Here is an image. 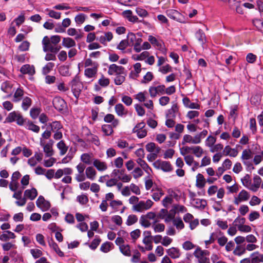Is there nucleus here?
Here are the masks:
<instances>
[{
  "label": "nucleus",
  "instance_id": "obj_1",
  "mask_svg": "<svg viewBox=\"0 0 263 263\" xmlns=\"http://www.w3.org/2000/svg\"><path fill=\"white\" fill-rule=\"evenodd\" d=\"M208 130L203 129L202 132L192 136L189 134H185L183 136L182 140V144L185 145L187 143L191 144H200L202 140L204 139L208 135Z\"/></svg>",
  "mask_w": 263,
  "mask_h": 263
},
{
  "label": "nucleus",
  "instance_id": "obj_2",
  "mask_svg": "<svg viewBox=\"0 0 263 263\" xmlns=\"http://www.w3.org/2000/svg\"><path fill=\"white\" fill-rule=\"evenodd\" d=\"M134 98L140 102H144V106L147 109L153 110L154 109V104L152 100H147L148 97L146 91L140 92L135 95Z\"/></svg>",
  "mask_w": 263,
  "mask_h": 263
},
{
  "label": "nucleus",
  "instance_id": "obj_3",
  "mask_svg": "<svg viewBox=\"0 0 263 263\" xmlns=\"http://www.w3.org/2000/svg\"><path fill=\"white\" fill-rule=\"evenodd\" d=\"M153 204V201L151 199H147L146 201L140 200L137 204L133 205V210L138 212H143L150 209Z\"/></svg>",
  "mask_w": 263,
  "mask_h": 263
},
{
  "label": "nucleus",
  "instance_id": "obj_4",
  "mask_svg": "<svg viewBox=\"0 0 263 263\" xmlns=\"http://www.w3.org/2000/svg\"><path fill=\"white\" fill-rule=\"evenodd\" d=\"M43 51L44 52L50 51L52 53H56L61 49L60 46L53 45L50 41L49 38L46 36L42 40Z\"/></svg>",
  "mask_w": 263,
  "mask_h": 263
},
{
  "label": "nucleus",
  "instance_id": "obj_5",
  "mask_svg": "<svg viewBox=\"0 0 263 263\" xmlns=\"http://www.w3.org/2000/svg\"><path fill=\"white\" fill-rule=\"evenodd\" d=\"M191 204L197 209H203L207 204L206 201L204 199L195 198V194L193 193L190 194Z\"/></svg>",
  "mask_w": 263,
  "mask_h": 263
},
{
  "label": "nucleus",
  "instance_id": "obj_6",
  "mask_svg": "<svg viewBox=\"0 0 263 263\" xmlns=\"http://www.w3.org/2000/svg\"><path fill=\"white\" fill-rule=\"evenodd\" d=\"M194 256L197 259L199 263H210L209 252L200 249H196L194 253Z\"/></svg>",
  "mask_w": 263,
  "mask_h": 263
},
{
  "label": "nucleus",
  "instance_id": "obj_7",
  "mask_svg": "<svg viewBox=\"0 0 263 263\" xmlns=\"http://www.w3.org/2000/svg\"><path fill=\"white\" fill-rule=\"evenodd\" d=\"M148 41L157 49L160 50L162 53H165L166 49L165 48L163 42L160 40H158L155 37L152 35H149Z\"/></svg>",
  "mask_w": 263,
  "mask_h": 263
},
{
  "label": "nucleus",
  "instance_id": "obj_8",
  "mask_svg": "<svg viewBox=\"0 0 263 263\" xmlns=\"http://www.w3.org/2000/svg\"><path fill=\"white\" fill-rule=\"evenodd\" d=\"M107 73L110 76L125 74V68L121 66L112 64L108 67Z\"/></svg>",
  "mask_w": 263,
  "mask_h": 263
},
{
  "label": "nucleus",
  "instance_id": "obj_9",
  "mask_svg": "<svg viewBox=\"0 0 263 263\" xmlns=\"http://www.w3.org/2000/svg\"><path fill=\"white\" fill-rule=\"evenodd\" d=\"M154 166L157 169H161L164 172H170L173 168L171 163L168 161L158 160L153 163Z\"/></svg>",
  "mask_w": 263,
  "mask_h": 263
},
{
  "label": "nucleus",
  "instance_id": "obj_10",
  "mask_svg": "<svg viewBox=\"0 0 263 263\" xmlns=\"http://www.w3.org/2000/svg\"><path fill=\"white\" fill-rule=\"evenodd\" d=\"M250 198L249 193L246 190H241L238 195L234 197V203L236 205H238L242 202L247 201Z\"/></svg>",
  "mask_w": 263,
  "mask_h": 263
},
{
  "label": "nucleus",
  "instance_id": "obj_11",
  "mask_svg": "<svg viewBox=\"0 0 263 263\" xmlns=\"http://www.w3.org/2000/svg\"><path fill=\"white\" fill-rule=\"evenodd\" d=\"M71 90L76 98L79 97L80 92L83 87L82 84L77 79H73L71 82Z\"/></svg>",
  "mask_w": 263,
  "mask_h": 263
},
{
  "label": "nucleus",
  "instance_id": "obj_12",
  "mask_svg": "<svg viewBox=\"0 0 263 263\" xmlns=\"http://www.w3.org/2000/svg\"><path fill=\"white\" fill-rule=\"evenodd\" d=\"M36 204L43 212L48 210L50 207L49 202L46 200L42 196L39 197L36 201Z\"/></svg>",
  "mask_w": 263,
  "mask_h": 263
},
{
  "label": "nucleus",
  "instance_id": "obj_13",
  "mask_svg": "<svg viewBox=\"0 0 263 263\" xmlns=\"http://www.w3.org/2000/svg\"><path fill=\"white\" fill-rule=\"evenodd\" d=\"M167 196L171 199H175L178 201L180 200L182 194L181 192L177 189L169 188L167 189Z\"/></svg>",
  "mask_w": 263,
  "mask_h": 263
},
{
  "label": "nucleus",
  "instance_id": "obj_14",
  "mask_svg": "<svg viewBox=\"0 0 263 263\" xmlns=\"http://www.w3.org/2000/svg\"><path fill=\"white\" fill-rule=\"evenodd\" d=\"M52 142L45 143L43 140L41 139L40 145L43 148L44 153L46 157H51L53 155V151L52 149Z\"/></svg>",
  "mask_w": 263,
  "mask_h": 263
},
{
  "label": "nucleus",
  "instance_id": "obj_15",
  "mask_svg": "<svg viewBox=\"0 0 263 263\" xmlns=\"http://www.w3.org/2000/svg\"><path fill=\"white\" fill-rule=\"evenodd\" d=\"M133 69L129 73V77L132 79H136L139 76L142 70L141 64L140 63H136L133 66Z\"/></svg>",
  "mask_w": 263,
  "mask_h": 263
},
{
  "label": "nucleus",
  "instance_id": "obj_16",
  "mask_svg": "<svg viewBox=\"0 0 263 263\" xmlns=\"http://www.w3.org/2000/svg\"><path fill=\"white\" fill-rule=\"evenodd\" d=\"M166 253L168 256L174 259L179 258L182 254L180 250L177 247H172L167 249Z\"/></svg>",
  "mask_w": 263,
  "mask_h": 263
},
{
  "label": "nucleus",
  "instance_id": "obj_17",
  "mask_svg": "<svg viewBox=\"0 0 263 263\" xmlns=\"http://www.w3.org/2000/svg\"><path fill=\"white\" fill-rule=\"evenodd\" d=\"M55 108L59 111L63 110L66 107L65 101L60 97H55L53 100Z\"/></svg>",
  "mask_w": 263,
  "mask_h": 263
},
{
  "label": "nucleus",
  "instance_id": "obj_18",
  "mask_svg": "<svg viewBox=\"0 0 263 263\" xmlns=\"http://www.w3.org/2000/svg\"><path fill=\"white\" fill-rule=\"evenodd\" d=\"M20 71L24 74H28L31 76H33L35 72L34 66L29 64L23 65L20 69Z\"/></svg>",
  "mask_w": 263,
  "mask_h": 263
},
{
  "label": "nucleus",
  "instance_id": "obj_19",
  "mask_svg": "<svg viewBox=\"0 0 263 263\" xmlns=\"http://www.w3.org/2000/svg\"><path fill=\"white\" fill-rule=\"evenodd\" d=\"M104 121L106 123H111V125L114 127H117L119 124V120L115 118L114 115L111 114H108L105 116Z\"/></svg>",
  "mask_w": 263,
  "mask_h": 263
},
{
  "label": "nucleus",
  "instance_id": "obj_20",
  "mask_svg": "<svg viewBox=\"0 0 263 263\" xmlns=\"http://www.w3.org/2000/svg\"><path fill=\"white\" fill-rule=\"evenodd\" d=\"M142 242L145 245V247L138 246V248L141 251L144 252L146 251H151L153 249L152 238H143Z\"/></svg>",
  "mask_w": 263,
  "mask_h": 263
},
{
  "label": "nucleus",
  "instance_id": "obj_21",
  "mask_svg": "<svg viewBox=\"0 0 263 263\" xmlns=\"http://www.w3.org/2000/svg\"><path fill=\"white\" fill-rule=\"evenodd\" d=\"M136 162L138 165L142 168V170L147 174L148 176H151L153 171L151 168L148 166L146 162L143 160V159L138 158L136 160Z\"/></svg>",
  "mask_w": 263,
  "mask_h": 263
},
{
  "label": "nucleus",
  "instance_id": "obj_22",
  "mask_svg": "<svg viewBox=\"0 0 263 263\" xmlns=\"http://www.w3.org/2000/svg\"><path fill=\"white\" fill-rule=\"evenodd\" d=\"M37 191L34 187H32L30 189H27L25 191L24 193V196L27 199L30 200H34L37 196Z\"/></svg>",
  "mask_w": 263,
  "mask_h": 263
},
{
  "label": "nucleus",
  "instance_id": "obj_23",
  "mask_svg": "<svg viewBox=\"0 0 263 263\" xmlns=\"http://www.w3.org/2000/svg\"><path fill=\"white\" fill-rule=\"evenodd\" d=\"M115 110L116 114L119 117H125L128 114V110L121 103L115 105Z\"/></svg>",
  "mask_w": 263,
  "mask_h": 263
},
{
  "label": "nucleus",
  "instance_id": "obj_24",
  "mask_svg": "<svg viewBox=\"0 0 263 263\" xmlns=\"http://www.w3.org/2000/svg\"><path fill=\"white\" fill-rule=\"evenodd\" d=\"M113 37L112 33L111 32L104 33L103 34L97 37V40L101 44L106 45L107 42H110Z\"/></svg>",
  "mask_w": 263,
  "mask_h": 263
},
{
  "label": "nucleus",
  "instance_id": "obj_25",
  "mask_svg": "<svg viewBox=\"0 0 263 263\" xmlns=\"http://www.w3.org/2000/svg\"><path fill=\"white\" fill-rule=\"evenodd\" d=\"M93 166L97 169L98 171L103 172L107 169V165L105 162L102 161L99 159H94L93 161Z\"/></svg>",
  "mask_w": 263,
  "mask_h": 263
},
{
  "label": "nucleus",
  "instance_id": "obj_26",
  "mask_svg": "<svg viewBox=\"0 0 263 263\" xmlns=\"http://www.w3.org/2000/svg\"><path fill=\"white\" fill-rule=\"evenodd\" d=\"M261 182V178L257 175H255L253 177V183H252L251 182L249 190L252 191L253 192H256L258 190V189H259V187H260Z\"/></svg>",
  "mask_w": 263,
  "mask_h": 263
},
{
  "label": "nucleus",
  "instance_id": "obj_27",
  "mask_svg": "<svg viewBox=\"0 0 263 263\" xmlns=\"http://www.w3.org/2000/svg\"><path fill=\"white\" fill-rule=\"evenodd\" d=\"M86 177L90 180H94L96 179L97 172L92 166H88L85 170Z\"/></svg>",
  "mask_w": 263,
  "mask_h": 263
},
{
  "label": "nucleus",
  "instance_id": "obj_28",
  "mask_svg": "<svg viewBox=\"0 0 263 263\" xmlns=\"http://www.w3.org/2000/svg\"><path fill=\"white\" fill-rule=\"evenodd\" d=\"M16 235L10 231H6L0 235V240L2 241H7L9 239H15Z\"/></svg>",
  "mask_w": 263,
  "mask_h": 263
},
{
  "label": "nucleus",
  "instance_id": "obj_29",
  "mask_svg": "<svg viewBox=\"0 0 263 263\" xmlns=\"http://www.w3.org/2000/svg\"><path fill=\"white\" fill-rule=\"evenodd\" d=\"M223 152L226 156H229L232 157H236L238 154V151L236 148H233L229 145L224 147Z\"/></svg>",
  "mask_w": 263,
  "mask_h": 263
},
{
  "label": "nucleus",
  "instance_id": "obj_30",
  "mask_svg": "<svg viewBox=\"0 0 263 263\" xmlns=\"http://www.w3.org/2000/svg\"><path fill=\"white\" fill-rule=\"evenodd\" d=\"M80 30H77L76 29L73 28H70L67 30V34L69 36H74L75 39L76 40H78L81 39L83 36V34L80 33Z\"/></svg>",
  "mask_w": 263,
  "mask_h": 263
},
{
  "label": "nucleus",
  "instance_id": "obj_31",
  "mask_svg": "<svg viewBox=\"0 0 263 263\" xmlns=\"http://www.w3.org/2000/svg\"><path fill=\"white\" fill-rule=\"evenodd\" d=\"M62 45L66 48H70L75 47L76 43L72 38L64 37L62 41Z\"/></svg>",
  "mask_w": 263,
  "mask_h": 263
},
{
  "label": "nucleus",
  "instance_id": "obj_32",
  "mask_svg": "<svg viewBox=\"0 0 263 263\" xmlns=\"http://www.w3.org/2000/svg\"><path fill=\"white\" fill-rule=\"evenodd\" d=\"M13 84L10 81H5L2 84L1 90L5 93L11 94Z\"/></svg>",
  "mask_w": 263,
  "mask_h": 263
},
{
  "label": "nucleus",
  "instance_id": "obj_33",
  "mask_svg": "<svg viewBox=\"0 0 263 263\" xmlns=\"http://www.w3.org/2000/svg\"><path fill=\"white\" fill-rule=\"evenodd\" d=\"M251 257V263L263 262V254H260L258 251L252 253Z\"/></svg>",
  "mask_w": 263,
  "mask_h": 263
},
{
  "label": "nucleus",
  "instance_id": "obj_34",
  "mask_svg": "<svg viewBox=\"0 0 263 263\" xmlns=\"http://www.w3.org/2000/svg\"><path fill=\"white\" fill-rule=\"evenodd\" d=\"M206 183L204 176L201 174H198L196 176V186L199 189L203 188Z\"/></svg>",
  "mask_w": 263,
  "mask_h": 263
},
{
  "label": "nucleus",
  "instance_id": "obj_35",
  "mask_svg": "<svg viewBox=\"0 0 263 263\" xmlns=\"http://www.w3.org/2000/svg\"><path fill=\"white\" fill-rule=\"evenodd\" d=\"M98 67V66H95L94 67L85 69L84 71L85 76L88 78L94 77L97 72Z\"/></svg>",
  "mask_w": 263,
  "mask_h": 263
},
{
  "label": "nucleus",
  "instance_id": "obj_36",
  "mask_svg": "<svg viewBox=\"0 0 263 263\" xmlns=\"http://www.w3.org/2000/svg\"><path fill=\"white\" fill-rule=\"evenodd\" d=\"M92 157V154L84 153L81 156V160L84 164L90 165L93 161Z\"/></svg>",
  "mask_w": 263,
  "mask_h": 263
},
{
  "label": "nucleus",
  "instance_id": "obj_37",
  "mask_svg": "<svg viewBox=\"0 0 263 263\" xmlns=\"http://www.w3.org/2000/svg\"><path fill=\"white\" fill-rule=\"evenodd\" d=\"M253 157V152L250 149H244L241 154V159L242 161H249Z\"/></svg>",
  "mask_w": 263,
  "mask_h": 263
},
{
  "label": "nucleus",
  "instance_id": "obj_38",
  "mask_svg": "<svg viewBox=\"0 0 263 263\" xmlns=\"http://www.w3.org/2000/svg\"><path fill=\"white\" fill-rule=\"evenodd\" d=\"M132 176L127 174L125 172V170H122V173L118 176V181H121L123 182H129L132 179Z\"/></svg>",
  "mask_w": 263,
  "mask_h": 263
},
{
  "label": "nucleus",
  "instance_id": "obj_39",
  "mask_svg": "<svg viewBox=\"0 0 263 263\" xmlns=\"http://www.w3.org/2000/svg\"><path fill=\"white\" fill-rule=\"evenodd\" d=\"M204 153V149L200 146H193L192 154L197 158H201Z\"/></svg>",
  "mask_w": 263,
  "mask_h": 263
},
{
  "label": "nucleus",
  "instance_id": "obj_40",
  "mask_svg": "<svg viewBox=\"0 0 263 263\" xmlns=\"http://www.w3.org/2000/svg\"><path fill=\"white\" fill-rule=\"evenodd\" d=\"M145 148L147 152L150 153H159L160 150V148L153 142L147 143L145 145Z\"/></svg>",
  "mask_w": 263,
  "mask_h": 263
},
{
  "label": "nucleus",
  "instance_id": "obj_41",
  "mask_svg": "<svg viewBox=\"0 0 263 263\" xmlns=\"http://www.w3.org/2000/svg\"><path fill=\"white\" fill-rule=\"evenodd\" d=\"M178 111V108L176 104H174L172 107L167 110L166 118H174L176 117L177 112Z\"/></svg>",
  "mask_w": 263,
  "mask_h": 263
},
{
  "label": "nucleus",
  "instance_id": "obj_42",
  "mask_svg": "<svg viewBox=\"0 0 263 263\" xmlns=\"http://www.w3.org/2000/svg\"><path fill=\"white\" fill-rule=\"evenodd\" d=\"M175 212L172 208L171 210H170L169 212H167L165 217H163V219H164L165 222H170L171 221H173L174 219H175Z\"/></svg>",
  "mask_w": 263,
  "mask_h": 263
},
{
  "label": "nucleus",
  "instance_id": "obj_43",
  "mask_svg": "<svg viewBox=\"0 0 263 263\" xmlns=\"http://www.w3.org/2000/svg\"><path fill=\"white\" fill-rule=\"evenodd\" d=\"M20 113L17 111H12L9 113L6 117L5 122L11 123L15 121Z\"/></svg>",
  "mask_w": 263,
  "mask_h": 263
},
{
  "label": "nucleus",
  "instance_id": "obj_44",
  "mask_svg": "<svg viewBox=\"0 0 263 263\" xmlns=\"http://www.w3.org/2000/svg\"><path fill=\"white\" fill-rule=\"evenodd\" d=\"M57 147L60 150V154L61 155L63 156L65 155L67 150L68 146L66 145L64 142L63 141H60L59 142L57 143Z\"/></svg>",
  "mask_w": 263,
  "mask_h": 263
},
{
  "label": "nucleus",
  "instance_id": "obj_45",
  "mask_svg": "<svg viewBox=\"0 0 263 263\" xmlns=\"http://www.w3.org/2000/svg\"><path fill=\"white\" fill-rule=\"evenodd\" d=\"M32 104L31 99L28 97L23 98L22 103V107L24 110H27L30 107Z\"/></svg>",
  "mask_w": 263,
  "mask_h": 263
},
{
  "label": "nucleus",
  "instance_id": "obj_46",
  "mask_svg": "<svg viewBox=\"0 0 263 263\" xmlns=\"http://www.w3.org/2000/svg\"><path fill=\"white\" fill-rule=\"evenodd\" d=\"M172 209L175 213H183L187 211V209L183 205L179 204H174L172 206Z\"/></svg>",
  "mask_w": 263,
  "mask_h": 263
},
{
  "label": "nucleus",
  "instance_id": "obj_47",
  "mask_svg": "<svg viewBox=\"0 0 263 263\" xmlns=\"http://www.w3.org/2000/svg\"><path fill=\"white\" fill-rule=\"evenodd\" d=\"M221 232L220 230H216L214 232H213L210 237V239L208 240L205 241V243L206 246L213 243L216 239L217 238V234H221Z\"/></svg>",
  "mask_w": 263,
  "mask_h": 263
},
{
  "label": "nucleus",
  "instance_id": "obj_48",
  "mask_svg": "<svg viewBox=\"0 0 263 263\" xmlns=\"http://www.w3.org/2000/svg\"><path fill=\"white\" fill-rule=\"evenodd\" d=\"M123 204L122 202L119 200H111L109 203V206L115 211H118L119 208Z\"/></svg>",
  "mask_w": 263,
  "mask_h": 263
},
{
  "label": "nucleus",
  "instance_id": "obj_49",
  "mask_svg": "<svg viewBox=\"0 0 263 263\" xmlns=\"http://www.w3.org/2000/svg\"><path fill=\"white\" fill-rule=\"evenodd\" d=\"M193 146H184L180 148V152L181 155L186 156L193 152Z\"/></svg>",
  "mask_w": 263,
  "mask_h": 263
},
{
  "label": "nucleus",
  "instance_id": "obj_50",
  "mask_svg": "<svg viewBox=\"0 0 263 263\" xmlns=\"http://www.w3.org/2000/svg\"><path fill=\"white\" fill-rule=\"evenodd\" d=\"M113 128L111 125L109 124H104L102 126V130L106 136H110L113 133Z\"/></svg>",
  "mask_w": 263,
  "mask_h": 263
},
{
  "label": "nucleus",
  "instance_id": "obj_51",
  "mask_svg": "<svg viewBox=\"0 0 263 263\" xmlns=\"http://www.w3.org/2000/svg\"><path fill=\"white\" fill-rule=\"evenodd\" d=\"M216 138L212 136L209 135L205 140V145L209 147L210 149L215 143Z\"/></svg>",
  "mask_w": 263,
  "mask_h": 263
},
{
  "label": "nucleus",
  "instance_id": "obj_52",
  "mask_svg": "<svg viewBox=\"0 0 263 263\" xmlns=\"http://www.w3.org/2000/svg\"><path fill=\"white\" fill-rule=\"evenodd\" d=\"M25 127L27 129L32 130L35 133H38L40 131V127L32 122H28L25 124Z\"/></svg>",
  "mask_w": 263,
  "mask_h": 263
},
{
  "label": "nucleus",
  "instance_id": "obj_53",
  "mask_svg": "<svg viewBox=\"0 0 263 263\" xmlns=\"http://www.w3.org/2000/svg\"><path fill=\"white\" fill-rule=\"evenodd\" d=\"M246 222V219L243 217L238 216L233 221V224L238 229Z\"/></svg>",
  "mask_w": 263,
  "mask_h": 263
},
{
  "label": "nucleus",
  "instance_id": "obj_54",
  "mask_svg": "<svg viewBox=\"0 0 263 263\" xmlns=\"http://www.w3.org/2000/svg\"><path fill=\"white\" fill-rule=\"evenodd\" d=\"M112 246V243L110 242H106L101 245L100 250L104 253H107L111 250Z\"/></svg>",
  "mask_w": 263,
  "mask_h": 263
},
{
  "label": "nucleus",
  "instance_id": "obj_55",
  "mask_svg": "<svg viewBox=\"0 0 263 263\" xmlns=\"http://www.w3.org/2000/svg\"><path fill=\"white\" fill-rule=\"evenodd\" d=\"M120 250L125 256H129L131 255L130 247L128 245L121 246L120 248Z\"/></svg>",
  "mask_w": 263,
  "mask_h": 263
},
{
  "label": "nucleus",
  "instance_id": "obj_56",
  "mask_svg": "<svg viewBox=\"0 0 263 263\" xmlns=\"http://www.w3.org/2000/svg\"><path fill=\"white\" fill-rule=\"evenodd\" d=\"M173 222L174 225L178 230H181L184 228L183 222L180 217H176L174 219Z\"/></svg>",
  "mask_w": 263,
  "mask_h": 263
},
{
  "label": "nucleus",
  "instance_id": "obj_57",
  "mask_svg": "<svg viewBox=\"0 0 263 263\" xmlns=\"http://www.w3.org/2000/svg\"><path fill=\"white\" fill-rule=\"evenodd\" d=\"M23 95V90L20 88H17L14 94L13 101L16 102L20 101Z\"/></svg>",
  "mask_w": 263,
  "mask_h": 263
},
{
  "label": "nucleus",
  "instance_id": "obj_58",
  "mask_svg": "<svg viewBox=\"0 0 263 263\" xmlns=\"http://www.w3.org/2000/svg\"><path fill=\"white\" fill-rule=\"evenodd\" d=\"M142 41V39L139 37L138 38L137 41L131 45L134 46V50L136 52H140L142 50V46L141 45Z\"/></svg>",
  "mask_w": 263,
  "mask_h": 263
},
{
  "label": "nucleus",
  "instance_id": "obj_59",
  "mask_svg": "<svg viewBox=\"0 0 263 263\" xmlns=\"http://www.w3.org/2000/svg\"><path fill=\"white\" fill-rule=\"evenodd\" d=\"M77 200L80 204L84 205L88 202V198L86 195L82 194L77 196Z\"/></svg>",
  "mask_w": 263,
  "mask_h": 263
},
{
  "label": "nucleus",
  "instance_id": "obj_60",
  "mask_svg": "<svg viewBox=\"0 0 263 263\" xmlns=\"http://www.w3.org/2000/svg\"><path fill=\"white\" fill-rule=\"evenodd\" d=\"M242 184L244 186L249 189L251 180L250 176L248 174H246L241 179Z\"/></svg>",
  "mask_w": 263,
  "mask_h": 263
},
{
  "label": "nucleus",
  "instance_id": "obj_61",
  "mask_svg": "<svg viewBox=\"0 0 263 263\" xmlns=\"http://www.w3.org/2000/svg\"><path fill=\"white\" fill-rule=\"evenodd\" d=\"M46 11L48 12V15L52 18L59 20L61 17V13L59 12H56L53 10H50L49 9H47Z\"/></svg>",
  "mask_w": 263,
  "mask_h": 263
},
{
  "label": "nucleus",
  "instance_id": "obj_62",
  "mask_svg": "<svg viewBox=\"0 0 263 263\" xmlns=\"http://www.w3.org/2000/svg\"><path fill=\"white\" fill-rule=\"evenodd\" d=\"M246 253V249L242 246H238L233 251L234 255L240 256Z\"/></svg>",
  "mask_w": 263,
  "mask_h": 263
},
{
  "label": "nucleus",
  "instance_id": "obj_63",
  "mask_svg": "<svg viewBox=\"0 0 263 263\" xmlns=\"http://www.w3.org/2000/svg\"><path fill=\"white\" fill-rule=\"evenodd\" d=\"M164 195V192L161 189H158L157 191H155L152 197L153 199L155 201H158L160 200L161 197Z\"/></svg>",
  "mask_w": 263,
  "mask_h": 263
},
{
  "label": "nucleus",
  "instance_id": "obj_64",
  "mask_svg": "<svg viewBox=\"0 0 263 263\" xmlns=\"http://www.w3.org/2000/svg\"><path fill=\"white\" fill-rule=\"evenodd\" d=\"M138 220L137 217L133 214L129 215L126 221V224L127 226H131L135 223Z\"/></svg>",
  "mask_w": 263,
  "mask_h": 263
}]
</instances>
